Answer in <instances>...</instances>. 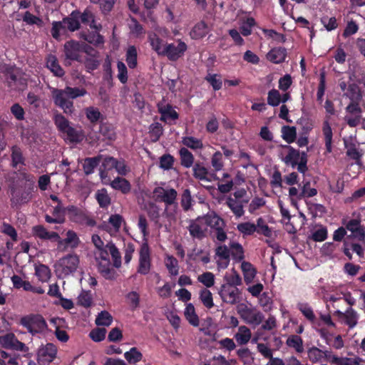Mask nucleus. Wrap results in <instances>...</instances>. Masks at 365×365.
<instances>
[{
	"label": "nucleus",
	"instance_id": "60",
	"mask_svg": "<svg viewBox=\"0 0 365 365\" xmlns=\"http://www.w3.org/2000/svg\"><path fill=\"white\" fill-rule=\"evenodd\" d=\"M126 300L131 310H135L140 305V295L135 291H131L125 295Z\"/></svg>",
	"mask_w": 365,
	"mask_h": 365
},
{
	"label": "nucleus",
	"instance_id": "36",
	"mask_svg": "<svg viewBox=\"0 0 365 365\" xmlns=\"http://www.w3.org/2000/svg\"><path fill=\"white\" fill-rule=\"evenodd\" d=\"M98 270L104 278L107 279L113 278L114 270L111 267L110 260L99 262L98 264Z\"/></svg>",
	"mask_w": 365,
	"mask_h": 365
},
{
	"label": "nucleus",
	"instance_id": "56",
	"mask_svg": "<svg viewBox=\"0 0 365 365\" xmlns=\"http://www.w3.org/2000/svg\"><path fill=\"white\" fill-rule=\"evenodd\" d=\"M113 322V317L107 311L101 312L96 319V324L98 326H109Z\"/></svg>",
	"mask_w": 365,
	"mask_h": 365
},
{
	"label": "nucleus",
	"instance_id": "16",
	"mask_svg": "<svg viewBox=\"0 0 365 365\" xmlns=\"http://www.w3.org/2000/svg\"><path fill=\"white\" fill-rule=\"evenodd\" d=\"M153 193L156 195L158 199L165 202L167 205L174 204L178 195L177 191L175 189L165 190L161 187H155Z\"/></svg>",
	"mask_w": 365,
	"mask_h": 365
},
{
	"label": "nucleus",
	"instance_id": "63",
	"mask_svg": "<svg viewBox=\"0 0 365 365\" xmlns=\"http://www.w3.org/2000/svg\"><path fill=\"white\" fill-rule=\"evenodd\" d=\"M197 280L206 287H212L215 284V275L210 272H206L199 275Z\"/></svg>",
	"mask_w": 365,
	"mask_h": 365
},
{
	"label": "nucleus",
	"instance_id": "23",
	"mask_svg": "<svg viewBox=\"0 0 365 365\" xmlns=\"http://www.w3.org/2000/svg\"><path fill=\"white\" fill-rule=\"evenodd\" d=\"M46 67L57 77H63L65 71L60 66L56 56L50 54L46 58Z\"/></svg>",
	"mask_w": 365,
	"mask_h": 365
},
{
	"label": "nucleus",
	"instance_id": "11",
	"mask_svg": "<svg viewBox=\"0 0 365 365\" xmlns=\"http://www.w3.org/2000/svg\"><path fill=\"white\" fill-rule=\"evenodd\" d=\"M187 49V44L181 40L178 41L177 46L173 43H165L164 45V52L162 56H166L171 61H176L184 56Z\"/></svg>",
	"mask_w": 365,
	"mask_h": 365
},
{
	"label": "nucleus",
	"instance_id": "44",
	"mask_svg": "<svg viewBox=\"0 0 365 365\" xmlns=\"http://www.w3.org/2000/svg\"><path fill=\"white\" fill-rule=\"evenodd\" d=\"M124 357L129 364H136L142 360L143 354L136 347H132L124 354Z\"/></svg>",
	"mask_w": 365,
	"mask_h": 365
},
{
	"label": "nucleus",
	"instance_id": "18",
	"mask_svg": "<svg viewBox=\"0 0 365 365\" xmlns=\"http://www.w3.org/2000/svg\"><path fill=\"white\" fill-rule=\"evenodd\" d=\"M159 113L161 115L160 120L165 122L168 119L175 120L178 119L179 114L173 108L170 103H158L157 105Z\"/></svg>",
	"mask_w": 365,
	"mask_h": 365
},
{
	"label": "nucleus",
	"instance_id": "10",
	"mask_svg": "<svg viewBox=\"0 0 365 365\" xmlns=\"http://www.w3.org/2000/svg\"><path fill=\"white\" fill-rule=\"evenodd\" d=\"M150 268V250L148 242L145 240L142 243L139 250V264L137 271L140 274L146 275L149 273Z\"/></svg>",
	"mask_w": 365,
	"mask_h": 365
},
{
	"label": "nucleus",
	"instance_id": "27",
	"mask_svg": "<svg viewBox=\"0 0 365 365\" xmlns=\"http://www.w3.org/2000/svg\"><path fill=\"white\" fill-rule=\"evenodd\" d=\"M148 41L151 48L158 56H163L164 52V41L160 38L155 33H150L148 35Z\"/></svg>",
	"mask_w": 365,
	"mask_h": 365
},
{
	"label": "nucleus",
	"instance_id": "25",
	"mask_svg": "<svg viewBox=\"0 0 365 365\" xmlns=\"http://www.w3.org/2000/svg\"><path fill=\"white\" fill-rule=\"evenodd\" d=\"M322 133L324 138L326 151L329 153L332 151L333 133L328 120H325L322 124Z\"/></svg>",
	"mask_w": 365,
	"mask_h": 365
},
{
	"label": "nucleus",
	"instance_id": "5",
	"mask_svg": "<svg viewBox=\"0 0 365 365\" xmlns=\"http://www.w3.org/2000/svg\"><path fill=\"white\" fill-rule=\"evenodd\" d=\"M288 153L284 158L283 161L287 165L292 166V168L297 167V170L301 173H305L307 168V154L305 152L300 153L299 150L294 149L290 145H286Z\"/></svg>",
	"mask_w": 365,
	"mask_h": 365
},
{
	"label": "nucleus",
	"instance_id": "64",
	"mask_svg": "<svg viewBox=\"0 0 365 365\" xmlns=\"http://www.w3.org/2000/svg\"><path fill=\"white\" fill-rule=\"evenodd\" d=\"M175 158L170 154H164L160 158V168L168 170L173 166Z\"/></svg>",
	"mask_w": 365,
	"mask_h": 365
},
{
	"label": "nucleus",
	"instance_id": "49",
	"mask_svg": "<svg viewBox=\"0 0 365 365\" xmlns=\"http://www.w3.org/2000/svg\"><path fill=\"white\" fill-rule=\"evenodd\" d=\"M226 203L236 217H240L244 215L243 205L240 202L230 197Z\"/></svg>",
	"mask_w": 365,
	"mask_h": 365
},
{
	"label": "nucleus",
	"instance_id": "37",
	"mask_svg": "<svg viewBox=\"0 0 365 365\" xmlns=\"http://www.w3.org/2000/svg\"><path fill=\"white\" fill-rule=\"evenodd\" d=\"M281 132L282 138L287 143H292L296 140L297 129L294 126L283 125Z\"/></svg>",
	"mask_w": 365,
	"mask_h": 365
},
{
	"label": "nucleus",
	"instance_id": "1",
	"mask_svg": "<svg viewBox=\"0 0 365 365\" xmlns=\"http://www.w3.org/2000/svg\"><path fill=\"white\" fill-rule=\"evenodd\" d=\"M51 93L54 104L61 108L64 113L71 115L74 110V106L73 101L68 98L75 99L84 96L87 91L85 88L66 86L64 89L53 88Z\"/></svg>",
	"mask_w": 365,
	"mask_h": 365
},
{
	"label": "nucleus",
	"instance_id": "6",
	"mask_svg": "<svg viewBox=\"0 0 365 365\" xmlns=\"http://www.w3.org/2000/svg\"><path fill=\"white\" fill-rule=\"evenodd\" d=\"M53 122L59 132L66 134L69 141L78 143L81 140V136L79 132L70 125L69 120L63 114L60 113H55Z\"/></svg>",
	"mask_w": 365,
	"mask_h": 365
},
{
	"label": "nucleus",
	"instance_id": "50",
	"mask_svg": "<svg viewBox=\"0 0 365 365\" xmlns=\"http://www.w3.org/2000/svg\"><path fill=\"white\" fill-rule=\"evenodd\" d=\"M267 104L272 107L278 106L281 102V94L279 91L275 88L269 91L267 93Z\"/></svg>",
	"mask_w": 365,
	"mask_h": 365
},
{
	"label": "nucleus",
	"instance_id": "22",
	"mask_svg": "<svg viewBox=\"0 0 365 365\" xmlns=\"http://www.w3.org/2000/svg\"><path fill=\"white\" fill-rule=\"evenodd\" d=\"M11 166L13 168H17L18 165H25V157L23 155V152L21 148L17 145H14L11 148Z\"/></svg>",
	"mask_w": 365,
	"mask_h": 365
},
{
	"label": "nucleus",
	"instance_id": "15",
	"mask_svg": "<svg viewBox=\"0 0 365 365\" xmlns=\"http://www.w3.org/2000/svg\"><path fill=\"white\" fill-rule=\"evenodd\" d=\"M81 44L79 41L70 40L64 44V53L66 58L71 61H80V51Z\"/></svg>",
	"mask_w": 365,
	"mask_h": 365
},
{
	"label": "nucleus",
	"instance_id": "9",
	"mask_svg": "<svg viewBox=\"0 0 365 365\" xmlns=\"http://www.w3.org/2000/svg\"><path fill=\"white\" fill-rule=\"evenodd\" d=\"M218 294L224 303L235 305L241 301V291L235 286L222 284Z\"/></svg>",
	"mask_w": 365,
	"mask_h": 365
},
{
	"label": "nucleus",
	"instance_id": "30",
	"mask_svg": "<svg viewBox=\"0 0 365 365\" xmlns=\"http://www.w3.org/2000/svg\"><path fill=\"white\" fill-rule=\"evenodd\" d=\"M208 33V27L205 21L198 22L195 25L190 31V36L192 39H200L205 37Z\"/></svg>",
	"mask_w": 365,
	"mask_h": 365
},
{
	"label": "nucleus",
	"instance_id": "58",
	"mask_svg": "<svg viewBox=\"0 0 365 365\" xmlns=\"http://www.w3.org/2000/svg\"><path fill=\"white\" fill-rule=\"evenodd\" d=\"M308 358L312 363L320 362L323 359V351L316 346H312L307 350Z\"/></svg>",
	"mask_w": 365,
	"mask_h": 365
},
{
	"label": "nucleus",
	"instance_id": "41",
	"mask_svg": "<svg viewBox=\"0 0 365 365\" xmlns=\"http://www.w3.org/2000/svg\"><path fill=\"white\" fill-rule=\"evenodd\" d=\"M286 344L289 347L294 349L297 353H302L304 351L303 340L298 335L289 336L287 339Z\"/></svg>",
	"mask_w": 365,
	"mask_h": 365
},
{
	"label": "nucleus",
	"instance_id": "7",
	"mask_svg": "<svg viewBox=\"0 0 365 365\" xmlns=\"http://www.w3.org/2000/svg\"><path fill=\"white\" fill-rule=\"evenodd\" d=\"M360 102H350L345 108L346 115L344 120L351 128H355L365 121L362 117V108Z\"/></svg>",
	"mask_w": 365,
	"mask_h": 365
},
{
	"label": "nucleus",
	"instance_id": "47",
	"mask_svg": "<svg viewBox=\"0 0 365 365\" xmlns=\"http://www.w3.org/2000/svg\"><path fill=\"white\" fill-rule=\"evenodd\" d=\"M345 148H346V155L351 159L356 160V163L360 160L362 157V153L356 148V145L354 143L346 144L345 143Z\"/></svg>",
	"mask_w": 365,
	"mask_h": 365
},
{
	"label": "nucleus",
	"instance_id": "14",
	"mask_svg": "<svg viewBox=\"0 0 365 365\" xmlns=\"http://www.w3.org/2000/svg\"><path fill=\"white\" fill-rule=\"evenodd\" d=\"M79 264V258L75 254H68L61 258L58 265L61 267V273L65 276L75 272Z\"/></svg>",
	"mask_w": 365,
	"mask_h": 365
},
{
	"label": "nucleus",
	"instance_id": "35",
	"mask_svg": "<svg viewBox=\"0 0 365 365\" xmlns=\"http://www.w3.org/2000/svg\"><path fill=\"white\" fill-rule=\"evenodd\" d=\"M11 280L15 289H19L22 288L24 291L34 292V287L31 284L29 281L23 280L20 276L14 274L11 277Z\"/></svg>",
	"mask_w": 365,
	"mask_h": 365
},
{
	"label": "nucleus",
	"instance_id": "43",
	"mask_svg": "<svg viewBox=\"0 0 365 365\" xmlns=\"http://www.w3.org/2000/svg\"><path fill=\"white\" fill-rule=\"evenodd\" d=\"M185 316L190 324L194 327L199 325V317L195 313V309L192 304H188L185 309Z\"/></svg>",
	"mask_w": 365,
	"mask_h": 365
},
{
	"label": "nucleus",
	"instance_id": "29",
	"mask_svg": "<svg viewBox=\"0 0 365 365\" xmlns=\"http://www.w3.org/2000/svg\"><path fill=\"white\" fill-rule=\"evenodd\" d=\"M199 220V217L196 220H190L187 229L192 237L197 238L198 240H202L205 237V232L202 228V227L197 223V221Z\"/></svg>",
	"mask_w": 365,
	"mask_h": 365
},
{
	"label": "nucleus",
	"instance_id": "57",
	"mask_svg": "<svg viewBox=\"0 0 365 365\" xmlns=\"http://www.w3.org/2000/svg\"><path fill=\"white\" fill-rule=\"evenodd\" d=\"M237 229L244 235H252L256 232L257 227L254 223L246 222L238 224Z\"/></svg>",
	"mask_w": 365,
	"mask_h": 365
},
{
	"label": "nucleus",
	"instance_id": "33",
	"mask_svg": "<svg viewBox=\"0 0 365 365\" xmlns=\"http://www.w3.org/2000/svg\"><path fill=\"white\" fill-rule=\"evenodd\" d=\"M179 155L180 158V164L186 168L193 166L194 155L186 148H181L179 150Z\"/></svg>",
	"mask_w": 365,
	"mask_h": 365
},
{
	"label": "nucleus",
	"instance_id": "13",
	"mask_svg": "<svg viewBox=\"0 0 365 365\" xmlns=\"http://www.w3.org/2000/svg\"><path fill=\"white\" fill-rule=\"evenodd\" d=\"M241 318L247 324L254 327L259 325L264 320V314L259 312L245 306L238 311Z\"/></svg>",
	"mask_w": 365,
	"mask_h": 365
},
{
	"label": "nucleus",
	"instance_id": "4",
	"mask_svg": "<svg viewBox=\"0 0 365 365\" xmlns=\"http://www.w3.org/2000/svg\"><path fill=\"white\" fill-rule=\"evenodd\" d=\"M80 11L75 10L66 17H64L61 21H53L51 30V36L56 40L60 38V31L66 30V28L69 31L73 32L81 28V22L79 21Z\"/></svg>",
	"mask_w": 365,
	"mask_h": 365
},
{
	"label": "nucleus",
	"instance_id": "12",
	"mask_svg": "<svg viewBox=\"0 0 365 365\" xmlns=\"http://www.w3.org/2000/svg\"><path fill=\"white\" fill-rule=\"evenodd\" d=\"M56 346L51 343H47L38 350L37 360L38 364L40 365H48L56 358Z\"/></svg>",
	"mask_w": 365,
	"mask_h": 365
},
{
	"label": "nucleus",
	"instance_id": "8",
	"mask_svg": "<svg viewBox=\"0 0 365 365\" xmlns=\"http://www.w3.org/2000/svg\"><path fill=\"white\" fill-rule=\"evenodd\" d=\"M65 210L67 212V215L71 221L83 225L86 224L88 226H94L96 225V222L94 220L90 218L86 212L75 205H68L65 208Z\"/></svg>",
	"mask_w": 365,
	"mask_h": 365
},
{
	"label": "nucleus",
	"instance_id": "61",
	"mask_svg": "<svg viewBox=\"0 0 365 365\" xmlns=\"http://www.w3.org/2000/svg\"><path fill=\"white\" fill-rule=\"evenodd\" d=\"M86 115L91 123H97L102 118V114L98 108L93 106L88 107L86 109Z\"/></svg>",
	"mask_w": 365,
	"mask_h": 365
},
{
	"label": "nucleus",
	"instance_id": "52",
	"mask_svg": "<svg viewBox=\"0 0 365 365\" xmlns=\"http://www.w3.org/2000/svg\"><path fill=\"white\" fill-rule=\"evenodd\" d=\"M99 132L106 139L114 140L116 138L115 132L113 126L109 124L102 123L100 125Z\"/></svg>",
	"mask_w": 365,
	"mask_h": 365
},
{
	"label": "nucleus",
	"instance_id": "46",
	"mask_svg": "<svg viewBox=\"0 0 365 365\" xmlns=\"http://www.w3.org/2000/svg\"><path fill=\"white\" fill-rule=\"evenodd\" d=\"M194 200L191 196V192L189 189H185L181 195L180 205L185 212H187L192 208Z\"/></svg>",
	"mask_w": 365,
	"mask_h": 365
},
{
	"label": "nucleus",
	"instance_id": "31",
	"mask_svg": "<svg viewBox=\"0 0 365 365\" xmlns=\"http://www.w3.org/2000/svg\"><path fill=\"white\" fill-rule=\"evenodd\" d=\"M216 255L225 262H217V265L222 268H226L230 262V250L226 245H220L216 248Z\"/></svg>",
	"mask_w": 365,
	"mask_h": 365
},
{
	"label": "nucleus",
	"instance_id": "39",
	"mask_svg": "<svg viewBox=\"0 0 365 365\" xmlns=\"http://www.w3.org/2000/svg\"><path fill=\"white\" fill-rule=\"evenodd\" d=\"M230 255L236 262H241L245 258L244 249L241 244L236 242H230Z\"/></svg>",
	"mask_w": 365,
	"mask_h": 365
},
{
	"label": "nucleus",
	"instance_id": "19",
	"mask_svg": "<svg viewBox=\"0 0 365 365\" xmlns=\"http://www.w3.org/2000/svg\"><path fill=\"white\" fill-rule=\"evenodd\" d=\"M11 205L17 206L29 202L31 198V193L26 191H17L14 187L11 189Z\"/></svg>",
	"mask_w": 365,
	"mask_h": 365
},
{
	"label": "nucleus",
	"instance_id": "55",
	"mask_svg": "<svg viewBox=\"0 0 365 365\" xmlns=\"http://www.w3.org/2000/svg\"><path fill=\"white\" fill-rule=\"evenodd\" d=\"M205 80L212 86L214 91H219L222 88V81L220 75L208 73L205 77Z\"/></svg>",
	"mask_w": 365,
	"mask_h": 365
},
{
	"label": "nucleus",
	"instance_id": "42",
	"mask_svg": "<svg viewBox=\"0 0 365 365\" xmlns=\"http://www.w3.org/2000/svg\"><path fill=\"white\" fill-rule=\"evenodd\" d=\"M205 221L207 226L214 228L215 230L224 225L223 220L216 214L207 215Z\"/></svg>",
	"mask_w": 365,
	"mask_h": 365
},
{
	"label": "nucleus",
	"instance_id": "48",
	"mask_svg": "<svg viewBox=\"0 0 365 365\" xmlns=\"http://www.w3.org/2000/svg\"><path fill=\"white\" fill-rule=\"evenodd\" d=\"M311 182L309 181H303L301 192L299 195V200L305 197H312L317 194V190L314 187H311Z\"/></svg>",
	"mask_w": 365,
	"mask_h": 365
},
{
	"label": "nucleus",
	"instance_id": "38",
	"mask_svg": "<svg viewBox=\"0 0 365 365\" xmlns=\"http://www.w3.org/2000/svg\"><path fill=\"white\" fill-rule=\"evenodd\" d=\"M165 267L171 276H177L179 273L178 259L173 255H167L165 259Z\"/></svg>",
	"mask_w": 365,
	"mask_h": 365
},
{
	"label": "nucleus",
	"instance_id": "20",
	"mask_svg": "<svg viewBox=\"0 0 365 365\" xmlns=\"http://www.w3.org/2000/svg\"><path fill=\"white\" fill-rule=\"evenodd\" d=\"M110 187L120 191L123 195H127L131 191L130 182L125 178L122 177H116L110 183Z\"/></svg>",
	"mask_w": 365,
	"mask_h": 365
},
{
	"label": "nucleus",
	"instance_id": "3",
	"mask_svg": "<svg viewBox=\"0 0 365 365\" xmlns=\"http://www.w3.org/2000/svg\"><path fill=\"white\" fill-rule=\"evenodd\" d=\"M19 324L26 329L32 336L43 334L48 329L47 322L40 314H29L23 316L20 319Z\"/></svg>",
	"mask_w": 365,
	"mask_h": 365
},
{
	"label": "nucleus",
	"instance_id": "51",
	"mask_svg": "<svg viewBox=\"0 0 365 365\" xmlns=\"http://www.w3.org/2000/svg\"><path fill=\"white\" fill-rule=\"evenodd\" d=\"M257 227L256 232L259 234L262 235L267 237H272V232L271 228L269 227V226L267 225L266 222L262 217H259L257 220V225H255Z\"/></svg>",
	"mask_w": 365,
	"mask_h": 365
},
{
	"label": "nucleus",
	"instance_id": "53",
	"mask_svg": "<svg viewBox=\"0 0 365 365\" xmlns=\"http://www.w3.org/2000/svg\"><path fill=\"white\" fill-rule=\"evenodd\" d=\"M182 142L184 145L192 150L202 149L203 148L202 140L192 136L184 137Z\"/></svg>",
	"mask_w": 365,
	"mask_h": 365
},
{
	"label": "nucleus",
	"instance_id": "59",
	"mask_svg": "<svg viewBox=\"0 0 365 365\" xmlns=\"http://www.w3.org/2000/svg\"><path fill=\"white\" fill-rule=\"evenodd\" d=\"M16 339V336L14 334L7 333L4 335L0 336V344L4 349H11L14 346Z\"/></svg>",
	"mask_w": 365,
	"mask_h": 365
},
{
	"label": "nucleus",
	"instance_id": "62",
	"mask_svg": "<svg viewBox=\"0 0 365 365\" xmlns=\"http://www.w3.org/2000/svg\"><path fill=\"white\" fill-rule=\"evenodd\" d=\"M200 298L207 308L210 309L214 306L212 294L210 290L203 289L200 292Z\"/></svg>",
	"mask_w": 365,
	"mask_h": 365
},
{
	"label": "nucleus",
	"instance_id": "34",
	"mask_svg": "<svg viewBox=\"0 0 365 365\" xmlns=\"http://www.w3.org/2000/svg\"><path fill=\"white\" fill-rule=\"evenodd\" d=\"M125 61L131 69L135 68L138 66V51L135 46H130L125 54Z\"/></svg>",
	"mask_w": 365,
	"mask_h": 365
},
{
	"label": "nucleus",
	"instance_id": "24",
	"mask_svg": "<svg viewBox=\"0 0 365 365\" xmlns=\"http://www.w3.org/2000/svg\"><path fill=\"white\" fill-rule=\"evenodd\" d=\"M241 269L243 273L244 280L246 284L252 282L257 274L256 268L249 262L243 261L241 264Z\"/></svg>",
	"mask_w": 365,
	"mask_h": 365
},
{
	"label": "nucleus",
	"instance_id": "21",
	"mask_svg": "<svg viewBox=\"0 0 365 365\" xmlns=\"http://www.w3.org/2000/svg\"><path fill=\"white\" fill-rule=\"evenodd\" d=\"M287 50L283 47L272 48L267 54V58L273 63H281L285 61Z\"/></svg>",
	"mask_w": 365,
	"mask_h": 365
},
{
	"label": "nucleus",
	"instance_id": "28",
	"mask_svg": "<svg viewBox=\"0 0 365 365\" xmlns=\"http://www.w3.org/2000/svg\"><path fill=\"white\" fill-rule=\"evenodd\" d=\"M344 96L349 98L350 102H360L363 98L361 89L356 83L349 84L347 88V92Z\"/></svg>",
	"mask_w": 365,
	"mask_h": 365
},
{
	"label": "nucleus",
	"instance_id": "54",
	"mask_svg": "<svg viewBox=\"0 0 365 365\" xmlns=\"http://www.w3.org/2000/svg\"><path fill=\"white\" fill-rule=\"evenodd\" d=\"M297 308L309 321L312 322L315 321L316 316L312 308L309 305V304L299 303L297 304Z\"/></svg>",
	"mask_w": 365,
	"mask_h": 365
},
{
	"label": "nucleus",
	"instance_id": "45",
	"mask_svg": "<svg viewBox=\"0 0 365 365\" xmlns=\"http://www.w3.org/2000/svg\"><path fill=\"white\" fill-rule=\"evenodd\" d=\"M193 176L195 179L200 180H208L207 169L201 163H197L192 166Z\"/></svg>",
	"mask_w": 365,
	"mask_h": 365
},
{
	"label": "nucleus",
	"instance_id": "2",
	"mask_svg": "<svg viewBox=\"0 0 365 365\" xmlns=\"http://www.w3.org/2000/svg\"><path fill=\"white\" fill-rule=\"evenodd\" d=\"M32 232L34 237H38L43 240H50L51 242H56L58 247L61 246L71 247L72 249H76L81 243V240L76 234L72 230H69L66 232V237L61 239L59 235L56 232L48 231L43 225H38L34 226Z\"/></svg>",
	"mask_w": 365,
	"mask_h": 365
},
{
	"label": "nucleus",
	"instance_id": "17",
	"mask_svg": "<svg viewBox=\"0 0 365 365\" xmlns=\"http://www.w3.org/2000/svg\"><path fill=\"white\" fill-rule=\"evenodd\" d=\"M334 315L342 320L349 328L354 327L357 324V313L351 307L347 309L345 312L337 310L334 312Z\"/></svg>",
	"mask_w": 365,
	"mask_h": 365
},
{
	"label": "nucleus",
	"instance_id": "32",
	"mask_svg": "<svg viewBox=\"0 0 365 365\" xmlns=\"http://www.w3.org/2000/svg\"><path fill=\"white\" fill-rule=\"evenodd\" d=\"M101 159V155L93 158H86L83 164V170L86 175H89L94 172V170L98 165Z\"/></svg>",
	"mask_w": 365,
	"mask_h": 365
},
{
	"label": "nucleus",
	"instance_id": "40",
	"mask_svg": "<svg viewBox=\"0 0 365 365\" xmlns=\"http://www.w3.org/2000/svg\"><path fill=\"white\" fill-rule=\"evenodd\" d=\"M96 199L99 206L102 208L108 207L111 202L110 197L108 195L106 188H102L97 190L96 192Z\"/></svg>",
	"mask_w": 365,
	"mask_h": 365
},
{
	"label": "nucleus",
	"instance_id": "26",
	"mask_svg": "<svg viewBox=\"0 0 365 365\" xmlns=\"http://www.w3.org/2000/svg\"><path fill=\"white\" fill-rule=\"evenodd\" d=\"M234 337L239 345H245L250 341L252 333L248 327L243 325L239 327L238 331L235 334Z\"/></svg>",
	"mask_w": 365,
	"mask_h": 365
}]
</instances>
